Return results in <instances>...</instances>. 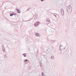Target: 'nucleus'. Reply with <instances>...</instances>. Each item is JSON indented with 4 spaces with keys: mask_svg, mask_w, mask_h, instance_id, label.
I'll list each match as a JSON object with an SVG mask.
<instances>
[{
    "mask_svg": "<svg viewBox=\"0 0 76 76\" xmlns=\"http://www.w3.org/2000/svg\"><path fill=\"white\" fill-rule=\"evenodd\" d=\"M35 34H36V36H37V37H40V35L38 33H36Z\"/></svg>",
    "mask_w": 76,
    "mask_h": 76,
    "instance_id": "20e7f679",
    "label": "nucleus"
},
{
    "mask_svg": "<svg viewBox=\"0 0 76 76\" xmlns=\"http://www.w3.org/2000/svg\"><path fill=\"white\" fill-rule=\"evenodd\" d=\"M10 16H13V13H12V14L10 13Z\"/></svg>",
    "mask_w": 76,
    "mask_h": 76,
    "instance_id": "4468645a",
    "label": "nucleus"
},
{
    "mask_svg": "<svg viewBox=\"0 0 76 76\" xmlns=\"http://www.w3.org/2000/svg\"><path fill=\"white\" fill-rule=\"evenodd\" d=\"M66 10L68 13H72V7L70 5H69L67 7Z\"/></svg>",
    "mask_w": 76,
    "mask_h": 76,
    "instance_id": "f257e3e1",
    "label": "nucleus"
},
{
    "mask_svg": "<svg viewBox=\"0 0 76 76\" xmlns=\"http://www.w3.org/2000/svg\"><path fill=\"white\" fill-rule=\"evenodd\" d=\"M40 67H41V65H40Z\"/></svg>",
    "mask_w": 76,
    "mask_h": 76,
    "instance_id": "bb28decb",
    "label": "nucleus"
},
{
    "mask_svg": "<svg viewBox=\"0 0 76 76\" xmlns=\"http://www.w3.org/2000/svg\"><path fill=\"white\" fill-rule=\"evenodd\" d=\"M61 48H60V47H59V50H61Z\"/></svg>",
    "mask_w": 76,
    "mask_h": 76,
    "instance_id": "4be33fe9",
    "label": "nucleus"
},
{
    "mask_svg": "<svg viewBox=\"0 0 76 76\" xmlns=\"http://www.w3.org/2000/svg\"><path fill=\"white\" fill-rule=\"evenodd\" d=\"M53 16H55L56 17V18H57V16H56L57 15L54 14H53Z\"/></svg>",
    "mask_w": 76,
    "mask_h": 76,
    "instance_id": "ddd939ff",
    "label": "nucleus"
},
{
    "mask_svg": "<svg viewBox=\"0 0 76 76\" xmlns=\"http://www.w3.org/2000/svg\"><path fill=\"white\" fill-rule=\"evenodd\" d=\"M17 12H18V13H20V10H19Z\"/></svg>",
    "mask_w": 76,
    "mask_h": 76,
    "instance_id": "f8f14e48",
    "label": "nucleus"
},
{
    "mask_svg": "<svg viewBox=\"0 0 76 76\" xmlns=\"http://www.w3.org/2000/svg\"><path fill=\"white\" fill-rule=\"evenodd\" d=\"M24 61L25 62H26L28 61V59H26L24 60Z\"/></svg>",
    "mask_w": 76,
    "mask_h": 76,
    "instance_id": "6e6552de",
    "label": "nucleus"
},
{
    "mask_svg": "<svg viewBox=\"0 0 76 76\" xmlns=\"http://www.w3.org/2000/svg\"><path fill=\"white\" fill-rule=\"evenodd\" d=\"M41 1H43L44 0H41Z\"/></svg>",
    "mask_w": 76,
    "mask_h": 76,
    "instance_id": "5701e85b",
    "label": "nucleus"
},
{
    "mask_svg": "<svg viewBox=\"0 0 76 76\" xmlns=\"http://www.w3.org/2000/svg\"><path fill=\"white\" fill-rule=\"evenodd\" d=\"M6 57H7V55L6 54L4 55V58H6Z\"/></svg>",
    "mask_w": 76,
    "mask_h": 76,
    "instance_id": "1a4fd4ad",
    "label": "nucleus"
},
{
    "mask_svg": "<svg viewBox=\"0 0 76 76\" xmlns=\"http://www.w3.org/2000/svg\"><path fill=\"white\" fill-rule=\"evenodd\" d=\"M62 51V50H59V51L60 52L61 54L62 53V52H61Z\"/></svg>",
    "mask_w": 76,
    "mask_h": 76,
    "instance_id": "a211bd4d",
    "label": "nucleus"
},
{
    "mask_svg": "<svg viewBox=\"0 0 76 76\" xmlns=\"http://www.w3.org/2000/svg\"><path fill=\"white\" fill-rule=\"evenodd\" d=\"M42 76H45V75H44V72H42Z\"/></svg>",
    "mask_w": 76,
    "mask_h": 76,
    "instance_id": "9d476101",
    "label": "nucleus"
},
{
    "mask_svg": "<svg viewBox=\"0 0 76 76\" xmlns=\"http://www.w3.org/2000/svg\"><path fill=\"white\" fill-rule=\"evenodd\" d=\"M29 8L27 9V10H26V11H28V10H29Z\"/></svg>",
    "mask_w": 76,
    "mask_h": 76,
    "instance_id": "b1692460",
    "label": "nucleus"
},
{
    "mask_svg": "<svg viewBox=\"0 0 76 76\" xmlns=\"http://www.w3.org/2000/svg\"><path fill=\"white\" fill-rule=\"evenodd\" d=\"M63 45H61L60 46V47L61 48V47H63Z\"/></svg>",
    "mask_w": 76,
    "mask_h": 76,
    "instance_id": "6ab92c4d",
    "label": "nucleus"
},
{
    "mask_svg": "<svg viewBox=\"0 0 76 76\" xmlns=\"http://www.w3.org/2000/svg\"><path fill=\"white\" fill-rule=\"evenodd\" d=\"M29 50H30V49H29Z\"/></svg>",
    "mask_w": 76,
    "mask_h": 76,
    "instance_id": "7c9ffc66",
    "label": "nucleus"
},
{
    "mask_svg": "<svg viewBox=\"0 0 76 76\" xmlns=\"http://www.w3.org/2000/svg\"><path fill=\"white\" fill-rule=\"evenodd\" d=\"M44 0H43V1H44Z\"/></svg>",
    "mask_w": 76,
    "mask_h": 76,
    "instance_id": "2f4dec72",
    "label": "nucleus"
},
{
    "mask_svg": "<svg viewBox=\"0 0 76 76\" xmlns=\"http://www.w3.org/2000/svg\"><path fill=\"white\" fill-rule=\"evenodd\" d=\"M23 55H24V57H26V53L23 54Z\"/></svg>",
    "mask_w": 76,
    "mask_h": 76,
    "instance_id": "9b49d317",
    "label": "nucleus"
},
{
    "mask_svg": "<svg viewBox=\"0 0 76 76\" xmlns=\"http://www.w3.org/2000/svg\"><path fill=\"white\" fill-rule=\"evenodd\" d=\"M51 59H54V56H52L51 57Z\"/></svg>",
    "mask_w": 76,
    "mask_h": 76,
    "instance_id": "423d86ee",
    "label": "nucleus"
},
{
    "mask_svg": "<svg viewBox=\"0 0 76 76\" xmlns=\"http://www.w3.org/2000/svg\"><path fill=\"white\" fill-rule=\"evenodd\" d=\"M16 15V13H15V14L12 13V16H13V15Z\"/></svg>",
    "mask_w": 76,
    "mask_h": 76,
    "instance_id": "412c9836",
    "label": "nucleus"
},
{
    "mask_svg": "<svg viewBox=\"0 0 76 76\" xmlns=\"http://www.w3.org/2000/svg\"><path fill=\"white\" fill-rule=\"evenodd\" d=\"M75 76H76V75H75Z\"/></svg>",
    "mask_w": 76,
    "mask_h": 76,
    "instance_id": "473e14b6",
    "label": "nucleus"
},
{
    "mask_svg": "<svg viewBox=\"0 0 76 76\" xmlns=\"http://www.w3.org/2000/svg\"><path fill=\"white\" fill-rule=\"evenodd\" d=\"M61 13L62 15H64V11L61 10Z\"/></svg>",
    "mask_w": 76,
    "mask_h": 76,
    "instance_id": "39448f33",
    "label": "nucleus"
},
{
    "mask_svg": "<svg viewBox=\"0 0 76 76\" xmlns=\"http://www.w3.org/2000/svg\"><path fill=\"white\" fill-rule=\"evenodd\" d=\"M50 41H52V42H56V41H55V40H50Z\"/></svg>",
    "mask_w": 76,
    "mask_h": 76,
    "instance_id": "2eb2a0df",
    "label": "nucleus"
},
{
    "mask_svg": "<svg viewBox=\"0 0 76 76\" xmlns=\"http://www.w3.org/2000/svg\"><path fill=\"white\" fill-rule=\"evenodd\" d=\"M44 57L45 58H47V55H45L44 56Z\"/></svg>",
    "mask_w": 76,
    "mask_h": 76,
    "instance_id": "dca6fc26",
    "label": "nucleus"
},
{
    "mask_svg": "<svg viewBox=\"0 0 76 76\" xmlns=\"http://www.w3.org/2000/svg\"><path fill=\"white\" fill-rule=\"evenodd\" d=\"M39 24H40V23H39H39L37 22L35 23L34 24V26H35V27H37V26H38V25H39Z\"/></svg>",
    "mask_w": 76,
    "mask_h": 76,
    "instance_id": "f03ea898",
    "label": "nucleus"
},
{
    "mask_svg": "<svg viewBox=\"0 0 76 76\" xmlns=\"http://www.w3.org/2000/svg\"><path fill=\"white\" fill-rule=\"evenodd\" d=\"M3 47L4 48V49L3 50V51H4V52H5V51H4V50H5V49H4V46H2V49H3Z\"/></svg>",
    "mask_w": 76,
    "mask_h": 76,
    "instance_id": "0eeeda50",
    "label": "nucleus"
},
{
    "mask_svg": "<svg viewBox=\"0 0 76 76\" xmlns=\"http://www.w3.org/2000/svg\"><path fill=\"white\" fill-rule=\"evenodd\" d=\"M16 10L18 11H19V9H17V8H16Z\"/></svg>",
    "mask_w": 76,
    "mask_h": 76,
    "instance_id": "aec40b11",
    "label": "nucleus"
},
{
    "mask_svg": "<svg viewBox=\"0 0 76 76\" xmlns=\"http://www.w3.org/2000/svg\"><path fill=\"white\" fill-rule=\"evenodd\" d=\"M62 50H64L63 49H62Z\"/></svg>",
    "mask_w": 76,
    "mask_h": 76,
    "instance_id": "c756f323",
    "label": "nucleus"
},
{
    "mask_svg": "<svg viewBox=\"0 0 76 76\" xmlns=\"http://www.w3.org/2000/svg\"><path fill=\"white\" fill-rule=\"evenodd\" d=\"M47 21H48V22H50V20H49V19H47Z\"/></svg>",
    "mask_w": 76,
    "mask_h": 76,
    "instance_id": "f3484780",
    "label": "nucleus"
},
{
    "mask_svg": "<svg viewBox=\"0 0 76 76\" xmlns=\"http://www.w3.org/2000/svg\"><path fill=\"white\" fill-rule=\"evenodd\" d=\"M65 49V48H64V50Z\"/></svg>",
    "mask_w": 76,
    "mask_h": 76,
    "instance_id": "a878e982",
    "label": "nucleus"
},
{
    "mask_svg": "<svg viewBox=\"0 0 76 76\" xmlns=\"http://www.w3.org/2000/svg\"><path fill=\"white\" fill-rule=\"evenodd\" d=\"M28 21H29V20H28Z\"/></svg>",
    "mask_w": 76,
    "mask_h": 76,
    "instance_id": "cd10ccee",
    "label": "nucleus"
},
{
    "mask_svg": "<svg viewBox=\"0 0 76 76\" xmlns=\"http://www.w3.org/2000/svg\"><path fill=\"white\" fill-rule=\"evenodd\" d=\"M27 63H28L27 62H25V64H27Z\"/></svg>",
    "mask_w": 76,
    "mask_h": 76,
    "instance_id": "393cba45",
    "label": "nucleus"
},
{
    "mask_svg": "<svg viewBox=\"0 0 76 76\" xmlns=\"http://www.w3.org/2000/svg\"><path fill=\"white\" fill-rule=\"evenodd\" d=\"M34 20H35V19H37V18H38V15L37 14H36L34 16Z\"/></svg>",
    "mask_w": 76,
    "mask_h": 76,
    "instance_id": "7ed1b4c3",
    "label": "nucleus"
},
{
    "mask_svg": "<svg viewBox=\"0 0 76 76\" xmlns=\"http://www.w3.org/2000/svg\"><path fill=\"white\" fill-rule=\"evenodd\" d=\"M34 16H33V18H34Z\"/></svg>",
    "mask_w": 76,
    "mask_h": 76,
    "instance_id": "c85d7f7f",
    "label": "nucleus"
}]
</instances>
